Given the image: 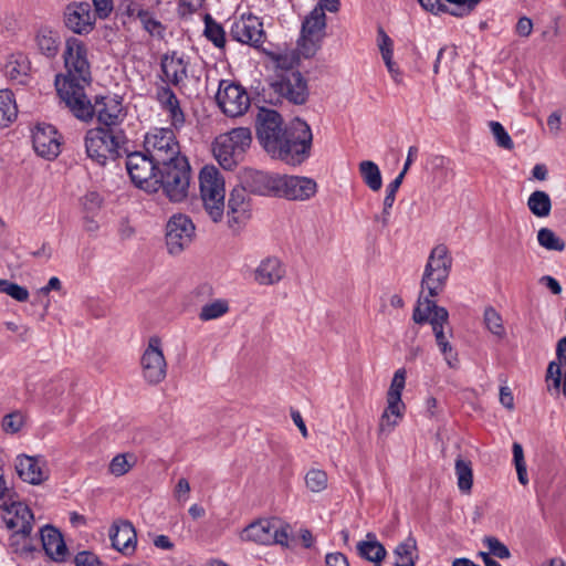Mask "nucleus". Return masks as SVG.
Returning a JSON list of instances; mask_svg holds the SVG:
<instances>
[{
    "instance_id": "nucleus-31",
    "label": "nucleus",
    "mask_w": 566,
    "mask_h": 566,
    "mask_svg": "<svg viewBox=\"0 0 566 566\" xmlns=\"http://www.w3.org/2000/svg\"><path fill=\"white\" fill-rule=\"evenodd\" d=\"M558 363L552 361L547 368L546 382L548 388L558 390L562 382L563 369L566 368V337L562 338L557 345Z\"/></svg>"
},
{
    "instance_id": "nucleus-20",
    "label": "nucleus",
    "mask_w": 566,
    "mask_h": 566,
    "mask_svg": "<svg viewBox=\"0 0 566 566\" xmlns=\"http://www.w3.org/2000/svg\"><path fill=\"white\" fill-rule=\"evenodd\" d=\"M277 174H269L265 171L244 169L241 174V185L254 195L275 197L277 187Z\"/></svg>"
},
{
    "instance_id": "nucleus-34",
    "label": "nucleus",
    "mask_w": 566,
    "mask_h": 566,
    "mask_svg": "<svg viewBox=\"0 0 566 566\" xmlns=\"http://www.w3.org/2000/svg\"><path fill=\"white\" fill-rule=\"evenodd\" d=\"M359 172L363 181L371 191H378L382 186V177L379 167L371 160H363L359 164Z\"/></svg>"
},
{
    "instance_id": "nucleus-53",
    "label": "nucleus",
    "mask_w": 566,
    "mask_h": 566,
    "mask_svg": "<svg viewBox=\"0 0 566 566\" xmlns=\"http://www.w3.org/2000/svg\"><path fill=\"white\" fill-rule=\"evenodd\" d=\"M130 468L132 464L128 462L126 454H117L109 463V472L115 476L126 474Z\"/></svg>"
},
{
    "instance_id": "nucleus-3",
    "label": "nucleus",
    "mask_w": 566,
    "mask_h": 566,
    "mask_svg": "<svg viewBox=\"0 0 566 566\" xmlns=\"http://www.w3.org/2000/svg\"><path fill=\"white\" fill-rule=\"evenodd\" d=\"M63 60L66 74L56 75L55 86L59 96L65 103L75 96L83 97L85 86L91 82V63L86 44L77 38H67Z\"/></svg>"
},
{
    "instance_id": "nucleus-7",
    "label": "nucleus",
    "mask_w": 566,
    "mask_h": 566,
    "mask_svg": "<svg viewBox=\"0 0 566 566\" xmlns=\"http://www.w3.org/2000/svg\"><path fill=\"white\" fill-rule=\"evenodd\" d=\"M200 197L206 213L213 222H220L224 216V178L214 166H205L199 174Z\"/></svg>"
},
{
    "instance_id": "nucleus-39",
    "label": "nucleus",
    "mask_w": 566,
    "mask_h": 566,
    "mask_svg": "<svg viewBox=\"0 0 566 566\" xmlns=\"http://www.w3.org/2000/svg\"><path fill=\"white\" fill-rule=\"evenodd\" d=\"M455 475L458 480V488L461 492H470L473 483V473L470 461H465L461 458L455 460Z\"/></svg>"
},
{
    "instance_id": "nucleus-18",
    "label": "nucleus",
    "mask_w": 566,
    "mask_h": 566,
    "mask_svg": "<svg viewBox=\"0 0 566 566\" xmlns=\"http://www.w3.org/2000/svg\"><path fill=\"white\" fill-rule=\"evenodd\" d=\"M272 86L275 93L293 104H303L308 96L307 84L300 72L282 75Z\"/></svg>"
},
{
    "instance_id": "nucleus-12",
    "label": "nucleus",
    "mask_w": 566,
    "mask_h": 566,
    "mask_svg": "<svg viewBox=\"0 0 566 566\" xmlns=\"http://www.w3.org/2000/svg\"><path fill=\"white\" fill-rule=\"evenodd\" d=\"M196 235V227L187 214L175 213L166 224V245L169 254L178 255L187 249Z\"/></svg>"
},
{
    "instance_id": "nucleus-50",
    "label": "nucleus",
    "mask_w": 566,
    "mask_h": 566,
    "mask_svg": "<svg viewBox=\"0 0 566 566\" xmlns=\"http://www.w3.org/2000/svg\"><path fill=\"white\" fill-rule=\"evenodd\" d=\"M24 424V416L14 411L4 416L2 420V428L7 433H17Z\"/></svg>"
},
{
    "instance_id": "nucleus-28",
    "label": "nucleus",
    "mask_w": 566,
    "mask_h": 566,
    "mask_svg": "<svg viewBox=\"0 0 566 566\" xmlns=\"http://www.w3.org/2000/svg\"><path fill=\"white\" fill-rule=\"evenodd\" d=\"M3 72L8 80L18 84H27L30 76V63L25 55L13 54L7 60Z\"/></svg>"
},
{
    "instance_id": "nucleus-32",
    "label": "nucleus",
    "mask_w": 566,
    "mask_h": 566,
    "mask_svg": "<svg viewBox=\"0 0 566 566\" xmlns=\"http://www.w3.org/2000/svg\"><path fill=\"white\" fill-rule=\"evenodd\" d=\"M273 523L270 521H259L250 524L242 534V537L247 541H251L262 545L273 544V537H271Z\"/></svg>"
},
{
    "instance_id": "nucleus-30",
    "label": "nucleus",
    "mask_w": 566,
    "mask_h": 566,
    "mask_svg": "<svg viewBox=\"0 0 566 566\" xmlns=\"http://www.w3.org/2000/svg\"><path fill=\"white\" fill-rule=\"evenodd\" d=\"M358 555L369 562L374 563V566H381L380 562L386 556L385 547L376 539V536L368 533L366 541H361L357 544Z\"/></svg>"
},
{
    "instance_id": "nucleus-62",
    "label": "nucleus",
    "mask_w": 566,
    "mask_h": 566,
    "mask_svg": "<svg viewBox=\"0 0 566 566\" xmlns=\"http://www.w3.org/2000/svg\"><path fill=\"white\" fill-rule=\"evenodd\" d=\"M190 492V484L187 479L181 478L179 479L177 485H176V497L179 501L185 502L188 499V494Z\"/></svg>"
},
{
    "instance_id": "nucleus-14",
    "label": "nucleus",
    "mask_w": 566,
    "mask_h": 566,
    "mask_svg": "<svg viewBox=\"0 0 566 566\" xmlns=\"http://www.w3.org/2000/svg\"><path fill=\"white\" fill-rule=\"evenodd\" d=\"M218 106L230 116L243 115L250 107V97L244 87L230 81H221L216 95Z\"/></svg>"
},
{
    "instance_id": "nucleus-5",
    "label": "nucleus",
    "mask_w": 566,
    "mask_h": 566,
    "mask_svg": "<svg viewBox=\"0 0 566 566\" xmlns=\"http://www.w3.org/2000/svg\"><path fill=\"white\" fill-rule=\"evenodd\" d=\"M126 140V135L120 128H91L84 138L86 155L103 166L122 155Z\"/></svg>"
},
{
    "instance_id": "nucleus-19",
    "label": "nucleus",
    "mask_w": 566,
    "mask_h": 566,
    "mask_svg": "<svg viewBox=\"0 0 566 566\" xmlns=\"http://www.w3.org/2000/svg\"><path fill=\"white\" fill-rule=\"evenodd\" d=\"M32 143L36 154L46 159H54L61 151V136L50 124H39L34 128Z\"/></svg>"
},
{
    "instance_id": "nucleus-26",
    "label": "nucleus",
    "mask_w": 566,
    "mask_h": 566,
    "mask_svg": "<svg viewBox=\"0 0 566 566\" xmlns=\"http://www.w3.org/2000/svg\"><path fill=\"white\" fill-rule=\"evenodd\" d=\"M40 535L45 554L54 562H64L69 552L62 534L52 526H44Z\"/></svg>"
},
{
    "instance_id": "nucleus-6",
    "label": "nucleus",
    "mask_w": 566,
    "mask_h": 566,
    "mask_svg": "<svg viewBox=\"0 0 566 566\" xmlns=\"http://www.w3.org/2000/svg\"><path fill=\"white\" fill-rule=\"evenodd\" d=\"M126 169L134 185L147 192L163 189L169 198L164 169L146 151H135L126 158Z\"/></svg>"
},
{
    "instance_id": "nucleus-10",
    "label": "nucleus",
    "mask_w": 566,
    "mask_h": 566,
    "mask_svg": "<svg viewBox=\"0 0 566 566\" xmlns=\"http://www.w3.org/2000/svg\"><path fill=\"white\" fill-rule=\"evenodd\" d=\"M325 34L326 14L321 7H314L302 23L301 35L297 40L298 54L306 59L314 56L321 49Z\"/></svg>"
},
{
    "instance_id": "nucleus-47",
    "label": "nucleus",
    "mask_w": 566,
    "mask_h": 566,
    "mask_svg": "<svg viewBox=\"0 0 566 566\" xmlns=\"http://www.w3.org/2000/svg\"><path fill=\"white\" fill-rule=\"evenodd\" d=\"M448 311L439 310L437 317L432 322V332L434 334L438 347L442 346V344L444 343H449L448 338L444 335V325L448 323Z\"/></svg>"
},
{
    "instance_id": "nucleus-2",
    "label": "nucleus",
    "mask_w": 566,
    "mask_h": 566,
    "mask_svg": "<svg viewBox=\"0 0 566 566\" xmlns=\"http://www.w3.org/2000/svg\"><path fill=\"white\" fill-rule=\"evenodd\" d=\"M144 149L164 169L169 200L180 202L186 199L190 184V165L180 151L175 129H151L145 135Z\"/></svg>"
},
{
    "instance_id": "nucleus-38",
    "label": "nucleus",
    "mask_w": 566,
    "mask_h": 566,
    "mask_svg": "<svg viewBox=\"0 0 566 566\" xmlns=\"http://www.w3.org/2000/svg\"><path fill=\"white\" fill-rule=\"evenodd\" d=\"M205 36L213 43L216 48L222 49L226 45V32L210 14L205 15Z\"/></svg>"
},
{
    "instance_id": "nucleus-59",
    "label": "nucleus",
    "mask_w": 566,
    "mask_h": 566,
    "mask_svg": "<svg viewBox=\"0 0 566 566\" xmlns=\"http://www.w3.org/2000/svg\"><path fill=\"white\" fill-rule=\"evenodd\" d=\"M439 349H440L441 354L443 355L446 363L452 368L455 367L458 364V358H457V354L454 353L451 344L444 343V344H442V346L439 347Z\"/></svg>"
},
{
    "instance_id": "nucleus-22",
    "label": "nucleus",
    "mask_w": 566,
    "mask_h": 566,
    "mask_svg": "<svg viewBox=\"0 0 566 566\" xmlns=\"http://www.w3.org/2000/svg\"><path fill=\"white\" fill-rule=\"evenodd\" d=\"M156 99L167 115L170 128L177 132L180 130L186 123V115L174 91L167 85H161L156 90Z\"/></svg>"
},
{
    "instance_id": "nucleus-15",
    "label": "nucleus",
    "mask_w": 566,
    "mask_h": 566,
    "mask_svg": "<svg viewBox=\"0 0 566 566\" xmlns=\"http://www.w3.org/2000/svg\"><path fill=\"white\" fill-rule=\"evenodd\" d=\"M229 32L232 40L253 48H259L265 39L261 19L252 13L234 18Z\"/></svg>"
},
{
    "instance_id": "nucleus-44",
    "label": "nucleus",
    "mask_w": 566,
    "mask_h": 566,
    "mask_svg": "<svg viewBox=\"0 0 566 566\" xmlns=\"http://www.w3.org/2000/svg\"><path fill=\"white\" fill-rule=\"evenodd\" d=\"M489 127L499 147L506 150H512L514 148V143L511 136L500 122L491 120L489 122Z\"/></svg>"
},
{
    "instance_id": "nucleus-60",
    "label": "nucleus",
    "mask_w": 566,
    "mask_h": 566,
    "mask_svg": "<svg viewBox=\"0 0 566 566\" xmlns=\"http://www.w3.org/2000/svg\"><path fill=\"white\" fill-rule=\"evenodd\" d=\"M533 30V22L531 19L526 17H522L518 19L515 31L520 36H528Z\"/></svg>"
},
{
    "instance_id": "nucleus-21",
    "label": "nucleus",
    "mask_w": 566,
    "mask_h": 566,
    "mask_svg": "<svg viewBox=\"0 0 566 566\" xmlns=\"http://www.w3.org/2000/svg\"><path fill=\"white\" fill-rule=\"evenodd\" d=\"M15 470L21 480L33 485H39L49 479L46 461L41 457L18 455Z\"/></svg>"
},
{
    "instance_id": "nucleus-16",
    "label": "nucleus",
    "mask_w": 566,
    "mask_h": 566,
    "mask_svg": "<svg viewBox=\"0 0 566 566\" xmlns=\"http://www.w3.org/2000/svg\"><path fill=\"white\" fill-rule=\"evenodd\" d=\"M317 192L314 179L303 176L279 175L275 197L286 200L305 201Z\"/></svg>"
},
{
    "instance_id": "nucleus-40",
    "label": "nucleus",
    "mask_w": 566,
    "mask_h": 566,
    "mask_svg": "<svg viewBox=\"0 0 566 566\" xmlns=\"http://www.w3.org/2000/svg\"><path fill=\"white\" fill-rule=\"evenodd\" d=\"M416 539L408 537L400 543L395 549V566H415Z\"/></svg>"
},
{
    "instance_id": "nucleus-8",
    "label": "nucleus",
    "mask_w": 566,
    "mask_h": 566,
    "mask_svg": "<svg viewBox=\"0 0 566 566\" xmlns=\"http://www.w3.org/2000/svg\"><path fill=\"white\" fill-rule=\"evenodd\" d=\"M252 142L251 130L247 127H238L219 135L212 150L219 165L227 169H233L242 159Z\"/></svg>"
},
{
    "instance_id": "nucleus-35",
    "label": "nucleus",
    "mask_w": 566,
    "mask_h": 566,
    "mask_svg": "<svg viewBox=\"0 0 566 566\" xmlns=\"http://www.w3.org/2000/svg\"><path fill=\"white\" fill-rule=\"evenodd\" d=\"M18 115L13 95L8 90L0 91V127L9 126Z\"/></svg>"
},
{
    "instance_id": "nucleus-37",
    "label": "nucleus",
    "mask_w": 566,
    "mask_h": 566,
    "mask_svg": "<svg viewBox=\"0 0 566 566\" xmlns=\"http://www.w3.org/2000/svg\"><path fill=\"white\" fill-rule=\"evenodd\" d=\"M527 207L534 216L545 218L551 213L552 201L547 192L536 190L530 195Z\"/></svg>"
},
{
    "instance_id": "nucleus-24",
    "label": "nucleus",
    "mask_w": 566,
    "mask_h": 566,
    "mask_svg": "<svg viewBox=\"0 0 566 566\" xmlns=\"http://www.w3.org/2000/svg\"><path fill=\"white\" fill-rule=\"evenodd\" d=\"M188 60L184 54L176 51L161 56L160 67L164 81L174 85H181L188 77Z\"/></svg>"
},
{
    "instance_id": "nucleus-11",
    "label": "nucleus",
    "mask_w": 566,
    "mask_h": 566,
    "mask_svg": "<svg viewBox=\"0 0 566 566\" xmlns=\"http://www.w3.org/2000/svg\"><path fill=\"white\" fill-rule=\"evenodd\" d=\"M142 375L149 385L160 384L167 376V361L163 350L161 339L151 336L140 357Z\"/></svg>"
},
{
    "instance_id": "nucleus-29",
    "label": "nucleus",
    "mask_w": 566,
    "mask_h": 566,
    "mask_svg": "<svg viewBox=\"0 0 566 566\" xmlns=\"http://www.w3.org/2000/svg\"><path fill=\"white\" fill-rule=\"evenodd\" d=\"M405 405L401 399H394L387 397V408L385 409L380 422L379 432L389 433L398 424L402 418Z\"/></svg>"
},
{
    "instance_id": "nucleus-41",
    "label": "nucleus",
    "mask_w": 566,
    "mask_h": 566,
    "mask_svg": "<svg viewBox=\"0 0 566 566\" xmlns=\"http://www.w3.org/2000/svg\"><path fill=\"white\" fill-rule=\"evenodd\" d=\"M305 485L313 493H321L328 486L327 473L318 468L310 469L304 476Z\"/></svg>"
},
{
    "instance_id": "nucleus-49",
    "label": "nucleus",
    "mask_w": 566,
    "mask_h": 566,
    "mask_svg": "<svg viewBox=\"0 0 566 566\" xmlns=\"http://www.w3.org/2000/svg\"><path fill=\"white\" fill-rule=\"evenodd\" d=\"M406 384V370L400 368L395 371L390 388L387 392L388 398L401 399V394Z\"/></svg>"
},
{
    "instance_id": "nucleus-58",
    "label": "nucleus",
    "mask_w": 566,
    "mask_h": 566,
    "mask_svg": "<svg viewBox=\"0 0 566 566\" xmlns=\"http://www.w3.org/2000/svg\"><path fill=\"white\" fill-rule=\"evenodd\" d=\"M76 566H98L99 560L97 556L91 552H80L75 556Z\"/></svg>"
},
{
    "instance_id": "nucleus-57",
    "label": "nucleus",
    "mask_w": 566,
    "mask_h": 566,
    "mask_svg": "<svg viewBox=\"0 0 566 566\" xmlns=\"http://www.w3.org/2000/svg\"><path fill=\"white\" fill-rule=\"evenodd\" d=\"M382 61L387 67L388 73L390 74L391 78L397 84H400L402 82V72L400 71L397 63L394 61V55L385 56V57H382Z\"/></svg>"
},
{
    "instance_id": "nucleus-45",
    "label": "nucleus",
    "mask_w": 566,
    "mask_h": 566,
    "mask_svg": "<svg viewBox=\"0 0 566 566\" xmlns=\"http://www.w3.org/2000/svg\"><path fill=\"white\" fill-rule=\"evenodd\" d=\"M484 324L493 335L499 337L505 335V328L502 323V317L493 307L485 308Z\"/></svg>"
},
{
    "instance_id": "nucleus-55",
    "label": "nucleus",
    "mask_w": 566,
    "mask_h": 566,
    "mask_svg": "<svg viewBox=\"0 0 566 566\" xmlns=\"http://www.w3.org/2000/svg\"><path fill=\"white\" fill-rule=\"evenodd\" d=\"M405 177L402 175H398L387 187H386V196L384 198L382 205L388 207L389 205L395 203L396 193L400 188L402 180Z\"/></svg>"
},
{
    "instance_id": "nucleus-61",
    "label": "nucleus",
    "mask_w": 566,
    "mask_h": 566,
    "mask_svg": "<svg viewBox=\"0 0 566 566\" xmlns=\"http://www.w3.org/2000/svg\"><path fill=\"white\" fill-rule=\"evenodd\" d=\"M326 566H349L346 556L342 553H329L325 557Z\"/></svg>"
},
{
    "instance_id": "nucleus-46",
    "label": "nucleus",
    "mask_w": 566,
    "mask_h": 566,
    "mask_svg": "<svg viewBox=\"0 0 566 566\" xmlns=\"http://www.w3.org/2000/svg\"><path fill=\"white\" fill-rule=\"evenodd\" d=\"M0 293L11 296L18 302H25L29 298V291L25 287L4 279H0Z\"/></svg>"
},
{
    "instance_id": "nucleus-23",
    "label": "nucleus",
    "mask_w": 566,
    "mask_h": 566,
    "mask_svg": "<svg viewBox=\"0 0 566 566\" xmlns=\"http://www.w3.org/2000/svg\"><path fill=\"white\" fill-rule=\"evenodd\" d=\"M112 546L123 555H132L137 545V533L134 525L127 520H117L108 532Z\"/></svg>"
},
{
    "instance_id": "nucleus-52",
    "label": "nucleus",
    "mask_w": 566,
    "mask_h": 566,
    "mask_svg": "<svg viewBox=\"0 0 566 566\" xmlns=\"http://www.w3.org/2000/svg\"><path fill=\"white\" fill-rule=\"evenodd\" d=\"M144 29L151 35L161 36L164 32L163 24L153 18V15L145 10L144 13L139 18Z\"/></svg>"
},
{
    "instance_id": "nucleus-43",
    "label": "nucleus",
    "mask_w": 566,
    "mask_h": 566,
    "mask_svg": "<svg viewBox=\"0 0 566 566\" xmlns=\"http://www.w3.org/2000/svg\"><path fill=\"white\" fill-rule=\"evenodd\" d=\"M537 241L541 247L549 251L560 252L565 249V242L548 228H542L538 230Z\"/></svg>"
},
{
    "instance_id": "nucleus-13",
    "label": "nucleus",
    "mask_w": 566,
    "mask_h": 566,
    "mask_svg": "<svg viewBox=\"0 0 566 566\" xmlns=\"http://www.w3.org/2000/svg\"><path fill=\"white\" fill-rule=\"evenodd\" d=\"M0 505L2 511V518L8 528L13 531L12 538L21 536L23 539L31 534L33 528V514L24 503L15 499L14 492L11 494L10 500L3 501Z\"/></svg>"
},
{
    "instance_id": "nucleus-17",
    "label": "nucleus",
    "mask_w": 566,
    "mask_h": 566,
    "mask_svg": "<svg viewBox=\"0 0 566 566\" xmlns=\"http://www.w3.org/2000/svg\"><path fill=\"white\" fill-rule=\"evenodd\" d=\"M97 13L88 2H73L66 6L64 22L69 30L80 35L91 33L95 27Z\"/></svg>"
},
{
    "instance_id": "nucleus-36",
    "label": "nucleus",
    "mask_w": 566,
    "mask_h": 566,
    "mask_svg": "<svg viewBox=\"0 0 566 566\" xmlns=\"http://www.w3.org/2000/svg\"><path fill=\"white\" fill-rule=\"evenodd\" d=\"M36 45L48 57H53L59 51V34L49 29H40L36 33Z\"/></svg>"
},
{
    "instance_id": "nucleus-1",
    "label": "nucleus",
    "mask_w": 566,
    "mask_h": 566,
    "mask_svg": "<svg viewBox=\"0 0 566 566\" xmlns=\"http://www.w3.org/2000/svg\"><path fill=\"white\" fill-rule=\"evenodd\" d=\"M256 136L272 158L292 166L302 164L308 157L313 139L306 122L295 118L283 126L281 115L266 108H261L258 114Z\"/></svg>"
},
{
    "instance_id": "nucleus-64",
    "label": "nucleus",
    "mask_w": 566,
    "mask_h": 566,
    "mask_svg": "<svg viewBox=\"0 0 566 566\" xmlns=\"http://www.w3.org/2000/svg\"><path fill=\"white\" fill-rule=\"evenodd\" d=\"M541 283H543L547 289H549L551 292L555 295H558L562 292V286L559 282L551 275L542 276Z\"/></svg>"
},
{
    "instance_id": "nucleus-25",
    "label": "nucleus",
    "mask_w": 566,
    "mask_h": 566,
    "mask_svg": "<svg viewBox=\"0 0 566 566\" xmlns=\"http://www.w3.org/2000/svg\"><path fill=\"white\" fill-rule=\"evenodd\" d=\"M285 266L280 259H263L254 270V281L260 285H274L285 276Z\"/></svg>"
},
{
    "instance_id": "nucleus-4",
    "label": "nucleus",
    "mask_w": 566,
    "mask_h": 566,
    "mask_svg": "<svg viewBox=\"0 0 566 566\" xmlns=\"http://www.w3.org/2000/svg\"><path fill=\"white\" fill-rule=\"evenodd\" d=\"M72 114L82 122H90L96 116L99 127L118 128L126 113L122 103L114 96H98L94 104L87 98L85 91L83 97H74L65 102Z\"/></svg>"
},
{
    "instance_id": "nucleus-42",
    "label": "nucleus",
    "mask_w": 566,
    "mask_h": 566,
    "mask_svg": "<svg viewBox=\"0 0 566 566\" xmlns=\"http://www.w3.org/2000/svg\"><path fill=\"white\" fill-rule=\"evenodd\" d=\"M229 312V303L227 300L218 298L211 303L203 305L199 313V318L203 322L217 319Z\"/></svg>"
},
{
    "instance_id": "nucleus-9",
    "label": "nucleus",
    "mask_w": 566,
    "mask_h": 566,
    "mask_svg": "<svg viewBox=\"0 0 566 566\" xmlns=\"http://www.w3.org/2000/svg\"><path fill=\"white\" fill-rule=\"evenodd\" d=\"M452 266V259L448 248L443 244L434 247L424 266L421 286L429 296H437L444 287Z\"/></svg>"
},
{
    "instance_id": "nucleus-27",
    "label": "nucleus",
    "mask_w": 566,
    "mask_h": 566,
    "mask_svg": "<svg viewBox=\"0 0 566 566\" xmlns=\"http://www.w3.org/2000/svg\"><path fill=\"white\" fill-rule=\"evenodd\" d=\"M247 191L242 185L241 187L233 188L230 192L228 199V224L231 229H235L245 216L248 210Z\"/></svg>"
},
{
    "instance_id": "nucleus-63",
    "label": "nucleus",
    "mask_w": 566,
    "mask_h": 566,
    "mask_svg": "<svg viewBox=\"0 0 566 566\" xmlns=\"http://www.w3.org/2000/svg\"><path fill=\"white\" fill-rule=\"evenodd\" d=\"M500 402L507 409H512L514 407V398L509 387L500 388Z\"/></svg>"
},
{
    "instance_id": "nucleus-56",
    "label": "nucleus",
    "mask_w": 566,
    "mask_h": 566,
    "mask_svg": "<svg viewBox=\"0 0 566 566\" xmlns=\"http://www.w3.org/2000/svg\"><path fill=\"white\" fill-rule=\"evenodd\" d=\"M95 11L101 19H106L109 17L114 9L113 0H92Z\"/></svg>"
},
{
    "instance_id": "nucleus-33",
    "label": "nucleus",
    "mask_w": 566,
    "mask_h": 566,
    "mask_svg": "<svg viewBox=\"0 0 566 566\" xmlns=\"http://www.w3.org/2000/svg\"><path fill=\"white\" fill-rule=\"evenodd\" d=\"M431 296H420L418 305L413 311L412 318L417 324H423L429 322L432 325L433 319L437 317L439 310H446L444 307L438 306L434 301L430 300Z\"/></svg>"
},
{
    "instance_id": "nucleus-51",
    "label": "nucleus",
    "mask_w": 566,
    "mask_h": 566,
    "mask_svg": "<svg viewBox=\"0 0 566 566\" xmlns=\"http://www.w3.org/2000/svg\"><path fill=\"white\" fill-rule=\"evenodd\" d=\"M490 553L497 558L507 559L511 556L509 548L496 537L488 536L483 539Z\"/></svg>"
},
{
    "instance_id": "nucleus-54",
    "label": "nucleus",
    "mask_w": 566,
    "mask_h": 566,
    "mask_svg": "<svg viewBox=\"0 0 566 566\" xmlns=\"http://www.w3.org/2000/svg\"><path fill=\"white\" fill-rule=\"evenodd\" d=\"M377 45L381 57L394 55V41L382 28H378L377 31Z\"/></svg>"
},
{
    "instance_id": "nucleus-48",
    "label": "nucleus",
    "mask_w": 566,
    "mask_h": 566,
    "mask_svg": "<svg viewBox=\"0 0 566 566\" xmlns=\"http://www.w3.org/2000/svg\"><path fill=\"white\" fill-rule=\"evenodd\" d=\"M118 13L127 18H140L145 9L138 0H120L117 6Z\"/></svg>"
}]
</instances>
